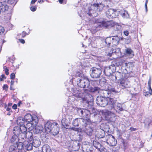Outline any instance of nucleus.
Segmentation results:
<instances>
[{"instance_id":"603ef678","label":"nucleus","mask_w":152,"mask_h":152,"mask_svg":"<svg viewBox=\"0 0 152 152\" xmlns=\"http://www.w3.org/2000/svg\"><path fill=\"white\" fill-rule=\"evenodd\" d=\"M72 129L74 131L77 132H79V129L78 128L72 127Z\"/></svg>"},{"instance_id":"58836bf2","label":"nucleus","mask_w":152,"mask_h":152,"mask_svg":"<svg viewBox=\"0 0 152 152\" xmlns=\"http://www.w3.org/2000/svg\"><path fill=\"white\" fill-rule=\"evenodd\" d=\"M43 130V127L42 126L37 127L35 128V132L37 133L41 132Z\"/></svg>"},{"instance_id":"a18cd8bd","label":"nucleus","mask_w":152,"mask_h":152,"mask_svg":"<svg viewBox=\"0 0 152 152\" xmlns=\"http://www.w3.org/2000/svg\"><path fill=\"white\" fill-rule=\"evenodd\" d=\"M75 136L77 139H76L74 140L75 141H80L81 140L82 138L80 137L79 135H77Z\"/></svg>"},{"instance_id":"20e7f679","label":"nucleus","mask_w":152,"mask_h":152,"mask_svg":"<svg viewBox=\"0 0 152 152\" xmlns=\"http://www.w3.org/2000/svg\"><path fill=\"white\" fill-rule=\"evenodd\" d=\"M113 101V98H110L107 99L102 96H98L96 98V103L99 106L102 107L106 106L109 109L113 107L112 104L114 102Z\"/></svg>"},{"instance_id":"f03ea898","label":"nucleus","mask_w":152,"mask_h":152,"mask_svg":"<svg viewBox=\"0 0 152 152\" xmlns=\"http://www.w3.org/2000/svg\"><path fill=\"white\" fill-rule=\"evenodd\" d=\"M68 109V112H72L74 110L80 116H82L85 118V119L89 121L90 120V115L94 117L97 114L96 112L91 113L87 109L78 107L74 108L73 106H71Z\"/></svg>"},{"instance_id":"f257e3e1","label":"nucleus","mask_w":152,"mask_h":152,"mask_svg":"<svg viewBox=\"0 0 152 152\" xmlns=\"http://www.w3.org/2000/svg\"><path fill=\"white\" fill-rule=\"evenodd\" d=\"M73 95L69 96L68 104L67 107L69 108L72 106V102L75 101L82 100L88 104L90 102H91L92 100L89 101L87 100L88 97L86 96V94L85 93H81L76 88H72L71 89Z\"/></svg>"},{"instance_id":"37998d69","label":"nucleus","mask_w":152,"mask_h":152,"mask_svg":"<svg viewBox=\"0 0 152 152\" xmlns=\"http://www.w3.org/2000/svg\"><path fill=\"white\" fill-rule=\"evenodd\" d=\"M129 75L128 73L127 74H122V76L123 77L124 76V77H123L122 78L123 79L127 80V79H128L129 77Z\"/></svg>"},{"instance_id":"79ce46f5","label":"nucleus","mask_w":152,"mask_h":152,"mask_svg":"<svg viewBox=\"0 0 152 152\" xmlns=\"http://www.w3.org/2000/svg\"><path fill=\"white\" fill-rule=\"evenodd\" d=\"M103 131V132H99V135H98V137L99 138H102L103 137L105 136V133Z\"/></svg>"},{"instance_id":"7c9ffc66","label":"nucleus","mask_w":152,"mask_h":152,"mask_svg":"<svg viewBox=\"0 0 152 152\" xmlns=\"http://www.w3.org/2000/svg\"><path fill=\"white\" fill-rule=\"evenodd\" d=\"M101 0H96L97 3H95L92 6V7H95L96 9H98V7H104V5L102 3V2H100Z\"/></svg>"},{"instance_id":"473e14b6","label":"nucleus","mask_w":152,"mask_h":152,"mask_svg":"<svg viewBox=\"0 0 152 152\" xmlns=\"http://www.w3.org/2000/svg\"><path fill=\"white\" fill-rule=\"evenodd\" d=\"M9 152H18V150L16 147V145H11L9 149Z\"/></svg>"},{"instance_id":"b1692460","label":"nucleus","mask_w":152,"mask_h":152,"mask_svg":"<svg viewBox=\"0 0 152 152\" xmlns=\"http://www.w3.org/2000/svg\"><path fill=\"white\" fill-rule=\"evenodd\" d=\"M27 123V122H26ZM37 124H35V122L34 121H31V122H27V123L26 124V127L27 129H28L29 130H33L35 126Z\"/></svg>"},{"instance_id":"e433bc0d","label":"nucleus","mask_w":152,"mask_h":152,"mask_svg":"<svg viewBox=\"0 0 152 152\" xmlns=\"http://www.w3.org/2000/svg\"><path fill=\"white\" fill-rule=\"evenodd\" d=\"M82 74L81 72L80 71H77L76 72L75 76L74 75H73V76H72V79H75L74 77H82Z\"/></svg>"},{"instance_id":"9b49d317","label":"nucleus","mask_w":152,"mask_h":152,"mask_svg":"<svg viewBox=\"0 0 152 152\" xmlns=\"http://www.w3.org/2000/svg\"><path fill=\"white\" fill-rule=\"evenodd\" d=\"M102 24L103 26L106 28L114 27L115 30L119 31L121 29V26L118 25L117 23H116L112 20L103 22Z\"/></svg>"},{"instance_id":"09e8293b","label":"nucleus","mask_w":152,"mask_h":152,"mask_svg":"<svg viewBox=\"0 0 152 152\" xmlns=\"http://www.w3.org/2000/svg\"><path fill=\"white\" fill-rule=\"evenodd\" d=\"M15 77V75L14 73H12L10 75V79L12 80L14 79Z\"/></svg>"},{"instance_id":"412c9836","label":"nucleus","mask_w":152,"mask_h":152,"mask_svg":"<svg viewBox=\"0 0 152 152\" xmlns=\"http://www.w3.org/2000/svg\"><path fill=\"white\" fill-rule=\"evenodd\" d=\"M32 144L34 147H37L40 145L41 142L38 137H34L33 139Z\"/></svg>"},{"instance_id":"423d86ee","label":"nucleus","mask_w":152,"mask_h":152,"mask_svg":"<svg viewBox=\"0 0 152 152\" xmlns=\"http://www.w3.org/2000/svg\"><path fill=\"white\" fill-rule=\"evenodd\" d=\"M67 108V113L64 116L62 119L61 122V124L64 127L66 128V129H69L68 127L69 126V124L72 120V114L73 113L72 112H70L71 113H69V112H68V108Z\"/></svg>"},{"instance_id":"cd10ccee","label":"nucleus","mask_w":152,"mask_h":152,"mask_svg":"<svg viewBox=\"0 0 152 152\" xmlns=\"http://www.w3.org/2000/svg\"><path fill=\"white\" fill-rule=\"evenodd\" d=\"M109 142H110V145L112 146H115L117 144L116 140H115L114 137L111 135L110 138Z\"/></svg>"},{"instance_id":"338daca9","label":"nucleus","mask_w":152,"mask_h":152,"mask_svg":"<svg viewBox=\"0 0 152 152\" xmlns=\"http://www.w3.org/2000/svg\"><path fill=\"white\" fill-rule=\"evenodd\" d=\"M89 11H90V12L88 13H89V16H91L92 13L91 12V10H89Z\"/></svg>"},{"instance_id":"774afa93","label":"nucleus","mask_w":152,"mask_h":152,"mask_svg":"<svg viewBox=\"0 0 152 152\" xmlns=\"http://www.w3.org/2000/svg\"><path fill=\"white\" fill-rule=\"evenodd\" d=\"M59 2L61 3L62 4L63 1V0H58Z\"/></svg>"},{"instance_id":"49530a36","label":"nucleus","mask_w":152,"mask_h":152,"mask_svg":"<svg viewBox=\"0 0 152 152\" xmlns=\"http://www.w3.org/2000/svg\"><path fill=\"white\" fill-rule=\"evenodd\" d=\"M4 70L5 72V73L7 75H8L9 74V70L7 69V67L6 66H4L3 67Z\"/></svg>"},{"instance_id":"ea45409f","label":"nucleus","mask_w":152,"mask_h":152,"mask_svg":"<svg viewBox=\"0 0 152 152\" xmlns=\"http://www.w3.org/2000/svg\"><path fill=\"white\" fill-rule=\"evenodd\" d=\"M151 79H150L148 80V88L149 89V94H150V95H151L152 94V89L151 88Z\"/></svg>"},{"instance_id":"6e6d98bb","label":"nucleus","mask_w":152,"mask_h":152,"mask_svg":"<svg viewBox=\"0 0 152 152\" xmlns=\"http://www.w3.org/2000/svg\"><path fill=\"white\" fill-rule=\"evenodd\" d=\"M124 34L126 36H128L129 34V32L127 31H124Z\"/></svg>"},{"instance_id":"4be33fe9","label":"nucleus","mask_w":152,"mask_h":152,"mask_svg":"<svg viewBox=\"0 0 152 152\" xmlns=\"http://www.w3.org/2000/svg\"><path fill=\"white\" fill-rule=\"evenodd\" d=\"M113 77L112 80H119L121 78H123V77L121 72H116L114 74L112 75Z\"/></svg>"},{"instance_id":"c85d7f7f","label":"nucleus","mask_w":152,"mask_h":152,"mask_svg":"<svg viewBox=\"0 0 152 152\" xmlns=\"http://www.w3.org/2000/svg\"><path fill=\"white\" fill-rule=\"evenodd\" d=\"M23 145L26 147L27 149L28 150H31L32 148V145L31 143H29L28 141H24L23 142Z\"/></svg>"},{"instance_id":"4468645a","label":"nucleus","mask_w":152,"mask_h":152,"mask_svg":"<svg viewBox=\"0 0 152 152\" xmlns=\"http://www.w3.org/2000/svg\"><path fill=\"white\" fill-rule=\"evenodd\" d=\"M115 67L112 65L106 67L104 70V72L105 75L107 76L113 75L112 74L115 72Z\"/></svg>"},{"instance_id":"8fccbe9b","label":"nucleus","mask_w":152,"mask_h":152,"mask_svg":"<svg viewBox=\"0 0 152 152\" xmlns=\"http://www.w3.org/2000/svg\"><path fill=\"white\" fill-rule=\"evenodd\" d=\"M26 33L25 31H23L22 33L20 34L22 37H25L26 35Z\"/></svg>"},{"instance_id":"2f4dec72","label":"nucleus","mask_w":152,"mask_h":152,"mask_svg":"<svg viewBox=\"0 0 152 152\" xmlns=\"http://www.w3.org/2000/svg\"><path fill=\"white\" fill-rule=\"evenodd\" d=\"M14 135L12 136L11 139V142L14 143H17V142L18 141V140L19 139V137H18V135L16 134H14Z\"/></svg>"},{"instance_id":"13d9d810","label":"nucleus","mask_w":152,"mask_h":152,"mask_svg":"<svg viewBox=\"0 0 152 152\" xmlns=\"http://www.w3.org/2000/svg\"><path fill=\"white\" fill-rule=\"evenodd\" d=\"M19 40L20 42L22 44H24L25 42L24 40L23 39H19Z\"/></svg>"},{"instance_id":"aec40b11","label":"nucleus","mask_w":152,"mask_h":152,"mask_svg":"<svg viewBox=\"0 0 152 152\" xmlns=\"http://www.w3.org/2000/svg\"><path fill=\"white\" fill-rule=\"evenodd\" d=\"M94 146L98 151L101 152L104 149V147L101 144L96 141H94L93 142Z\"/></svg>"},{"instance_id":"6ab92c4d","label":"nucleus","mask_w":152,"mask_h":152,"mask_svg":"<svg viewBox=\"0 0 152 152\" xmlns=\"http://www.w3.org/2000/svg\"><path fill=\"white\" fill-rule=\"evenodd\" d=\"M130 81L128 80L122 79L120 82V86L122 88L124 89L125 88L130 87Z\"/></svg>"},{"instance_id":"c03bdc74","label":"nucleus","mask_w":152,"mask_h":152,"mask_svg":"<svg viewBox=\"0 0 152 152\" xmlns=\"http://www.w3.org/2000/svg\"><path fill=\"white\" fill-rule=\"evenodd\" d=\"M4 32V28L1 26H0V34H3Z\"/></svg>"},{"instance_id":"72a5a7b5","label":"nucleus","mask_w":152,"mask_h":152,"mask_svg":"<svg viewBox=\"0 0 152 152\" xmlns=\"http://www.w3.org/2000/svg\"><path fill=\"white\" fill-rule=\"evenodd\" d=\"M121 15L122 17L124 18H129V17L128 12L126 10H124L122 12Z\"/></svg>"},{"instance_id":"f3484780","label":"nucleus","mask_w":152,"mask_h":152,"mask_svg":"<svg viewBox=\"0 0 152 152\" xmlns=\"http://www.w3.org/2000/svg\"><path fill=\"white\" fill-rule=\"evenodd\" d=\"M106 118L110 121H113L115 119V114L110 111H107L105 113Z\"/></svg>"},{"instance_id":"5fc2aeb1","label":"nucleus","mask_w":152,"mask_h":152,"mask_svg":"<svg viewBox=\"0 0 152 152\" xmlns=\"http://www.w3.org/2000/svg\"><path fill=\"white\" fill-rule=\"evenodd\" d=\"M3 89H6L8 88V86L7 85H4L3 86Z\"/></svg>"},{"instance_id":"f704fd0d","label":"nucleus","mask_w":152,"mask_h":152,"mask_svg":"<svg viewBox=\"0 0 152 152\" xmlns=\"http://www.w3.org/2000/svg\"><path fill=\"white\" fill-rule=\"evenodd\" d=\"M111 41H112V37H107L105 39L106 43L109 46H112V42H111Z\"/></svg>"},{"instance_id":"0e129e2a","label":"nucleus","mask_w":152,"mask_h":152,"mask_svg":"<svg viewBox=\"0 0 152 152\" xmlns=\"http://www.w3.org/2000/svg\"><path fill=\"white\" fill-rule=\"evenodd\" d=\"M14 81L11 80V86L13 85L14 84Z\"/></svg>"},{"instance_id":"bb28decb","label":"nucleus","mask_w":152,"mask_h":152,"mask_svg":"<svg viewBox=\"0 0 152 152\" xmlns=\"http://www.w3.org/2000/svg\"><path fill=\"white\" fill-rule=\"evenodd\" d=\"M114 54H116L118 56L117 57H120L121 55L120 49L119 48H117L115 50L113 49L112 50L111 53H109V54L110 56H112V55H113Z\"/></svg>"},{"instance_id":"5701e85b","label":"nucleus","mask_w":152,"mask_h":152,"mask_svg":"<svg viewBox=\"0 0 152 152\" xmlns=\"http://www.w3.org/2000/svg\"><path fill=\"white\" fill-rule=\"evenodd\" d=\"M8 6L4 2H0V11L5 12L7 11L8 9Z\"/></svg>"},{"instance_id":"de8ad7c7","label":"nucleus","mask_w":152,"mask_h":152,"mask_svg":"<svg viewBox=\"0 0 152 152\" xmlns=\"http://www.w3.org/2000/svg\"><path fill=\"white\" fill-rule=\"evenodd\" d=\"M37 8L36 7L32 6L30 7V10L31 11L34 12L36 10Z\"/></svg>"},{"instance_id":"6e6552de","label":"nucleus","mask_w":152,"mask_h":152,"mask_svg":"<svg viewBox=\"0 0 152 152\" xmlns=\"http://www.w3.org/2000/svg\"><path fill=\"white\" fill-rule=\"evenodd\" d=\"M90 123V120H88L83 118H77L74 120L72 125L75 126H78L79 125L86 126Z\"/></svg>"},{"instance_id":"a211bd4d","label":"nucleus","mask_w":152,"mask_h":152,"mask_svg":"<svg viewBox=\"0 0 152 152\" xmlns=\"http://www.w3.org/2000/svg\"><path fill=\"white\" fill-rule=\"evenodd\" d=\"M91 124V122L90 123L86 126H83V127H85V129H84V132L86 134L89 136H91L92 134L93 130L91 126H90Z\"/></svg>"},{"instance_id":"c9c22d12","label":"nucleus","mask_w":152,"mask_h":152,"mask_svg":"<svg viewBox=\"0 0 152 152\" xmlns=\"http://www.w3.org/2000/svg\"><path fill=\"white\" fill-rule=\"evenodd\" d=\"M90 83L93 86L92 87H96V86H95L97 85V84L98 83V80H91L90 81ZM90 87V88H88V89H87L88 91H89V89L91 87Z\"/></svg>"},{"instance_id":"bf43d9fd","label":"nucleus","mask_w":152,"mask_h":152,"mask_svg":"<svg viewBox=\"0 0 152 152\" xmlns=\"http://www.w3.org/2000/svg\"><path fill=\"white\" fill-rule=\"evenodd\" d=\"M91 32L92 33H95L97 31V30L96 29H94V30L93 31V29H91Z\"/></svg>"},{"instance_id":"ddd939ff","label":"nucleus","mask_w":152,"mask_h":152,"mask_svg":"<svg viewBox=\"0 0 152 152\" xmlns=\"http://www.w3.org/2000/svg\"><path fill=\"white\" fill-rule=\"evenodd\" d=\"M24 118L26 122L34 121L35 124H37L38 122V118L35 115H32L30 113H27L25 115Z\"/></svg>"},{"instance_id":"052dcab7","label":"nucleus","mask_w":152,"mask_h":152,"mask_svg":"<svg viewBox=\"0 0 152 152\" xmlns=\"http://www.w3.org/2000/svg\"><path fill=\"white\" fill-rule=\"evenodd\" d=\"M148 0H146L145 4V7L146 10H147V3L148 1Z\"/></svg>"},{"instance_id":"c756f323","label":"nucleus","mask_w":152,"mask_h":152,"mask_svg":"<svg viewBox=\"0 0 152 152\" xmlns=\"http://www.w3.org/2000/svg\"><path fill=\"white\" fill-rule=\"evenodd\" d=\"M42 152H52L50 146L47 144L44 145L42 147Z\"/></svg>"},{"instance_id":"f8f14e48","label":"nucleus","mask_w":152,"mask_h":152,"mask_svg":"<svg viewBox=\"0 0 152 152\" xmlns=\"http://www.w3.org/2000/svg\"><path fill=\"white\" fill-rule=\"evenodd\" d=\"M22 135H20V138H19L21 141L22 142L27 141H31L32 140L33 134L32 132L28 131L24 134H22Z\"/></svg>"},{"instance_id":"e2e57ef3","label":"nucleus","mask_w":152,"mask_h":152,"mask_svg":"<svg viewBox=\"0 0 152 152\" xmlns=\"http://www.w3.org/2000/svg\"><path fill=\"white\" fill-rule=\"evenodd\" d=\"M38 2L40 3H42L44 2V1L43 0H39Z\"/></svg>"},{"instance_id":"0eeeda50","label":"nucleus","mask_w":152,"mask_h":152,"mask_svg":"<svg viewBox=\"0 0 152 152\" xmlns=\"http://www.w3.org/2000/svg\"><path fill=\"white\" fill-rule=\"evenodd\" d=\"M78 86L81 88H88L90 85V82L86 77H83L79 78L77 80Z\"/></svg>"},{"instance_id":"dca6fc26","label":"nucleus","mask_w":152,"mask_h":152,"mask_svg":"<svg viewBox=\"0 0 152 152\" xmlns=\"http://www.w3.org/2000/svg\"><path fill=\"white\" fill-rule=\"evenodd\" d=\"M114 103H113V107L111 109H109V110H112L114 109V110H115L118 113H120L121 111L123 110V108L122 107V105L121 104L119 103L116 102L117 101L113 99Z\"/></svg>"},{"instance_id":"9d476101","label":"nucleus","mask_w":152,"mask_h":152,"mask_svg":"<svg viewBox=\"0 0 152 152\" xmlns=\"http://www.w3.org/2000/svg\"><path fill=\"white\" fill-rule=\"evenodd\" d=\"M102 73V70L101 67L97 68L93 67L91 69L90 71L91 76L93 78H99Z\"/></svg>"},{"instance_id":"864d4df0","label":"nucleus","mask_w":152,"mask_h":152,"mask_svg":"<svg viewBox=\"0 0 152 152\" xmlns=\"http://www.w3.org/2000/svg\"><path fill=\"white\" fill-rule=\"evenodd\" d=\"M129 130H130L131 131H136L137 129L136 128L131 127L130 128Z\"/></svg>"},{"instance_id":"7ed1b4c3","label":"nucleus","mask_w":152,"mask_h":152,"mask_svg":"<svg viewBox=\"0 0 152 152\" xmlns=\"http://www.w3.org/2000/svg\"><path fill=\"white\" fill-rule=\"evenodd\" d=\"M45 131L46 133L50 132L53 135L57 134L59 132V129L58 124L53 121H48L45 125Z\"/></svg>"},{"instance_id":"a878e982","label":"nucleus","mask_w":152,"mask_h":152,"mask_svg":"<svg viewBox=\"0 0 152 152\" xmlns=\"http://www.w3.org/2000/svg\"><path fill=\"white\" fill-rule=\"evenodd\" d=\"M17 123L18 125L21 126V125H25L24 124L26 122L24 119V118L19 117L17 119Z\"/></svg>"},{"instance_id":"393cba45","label":"nucleus","mask_w":152,"mask_h":152,"mask_svg":"<svg viewBox=\"0 0 152 152\" xmlns=\"http://www.w3.org/2000/svg\"><path fill=\"white\" fill-rule=\"evenodd\" d=\"M112 39L113 41L112 46H116L118 44L120 39L118 36H114L112 37Z\"/></svg>"},{"instance_id":"1a4fd4ad","label":"nucleus","mask_w":152,"mask_h":152,"mask_svg":"<svg viewBox=\"0 0 152 152\" xmlns=\"http://www.w3.org/2000/svg\"><path fill=\"white\" fill-rule=\"evenodd\" d=\"M27 131V128L25 125H21V126L15 127L13 130L14 134H16L18 135L19 138H20V135H22V134H24Z\"/></svg>"},{"instance_id":"4d7b16f0","label":"nucleus","mask_w":152,"mask_h":152,"mask_svg":"<svg viewBox=\"0 0 152 152\" xmlns=\"http://www.w3.org/2000/svg\"><path fill=\"white\" fill-rule=\"evenodd\" d=\"M12 108L14 109H16L17 107V106L16 104H14L12 106Z\"/></svg>"},{"instance_id":"a19ab883","label":"nucleus","mask_w":152,"mask_h":152,"mask_svg":"<svg viewBox=\"0 0 152 152\" xmlns=\"http://www.w3.org/2000/svg\"><path fill=\"white\" fill-rule=\"evenodd\" d=\"M1 1L3 2L8 3L10 4H12L14 3V0H1Z\"/></svg>"},{"instance_id":"2eb2a0df","label":"nucleus","mask_w":152,"mask_h":152,"mask_svg":"<svg viewBox=\"0 0 152 152\" xmlns=\"http://www.w3.org/2000/svg\"><path fill=\"white\" fill-rule=\"evenodd\" d=\"M106 16L109 19L116 18L117 16V13L116 10L110 9L106 12Z\"/></svg>"},{"instance_id":"39448f33","label":"nucleus","mask_w":152,"mask_h":152,"mask_svg":"<svg viewBox=\"0 0 152 152\" xmlns=\"http://www.w3.org/2000/svg\"><path fill=\"white\" fill-rule=\"evenodd\" d=\"M89 91L99 93L104 98L109 97L111 95V91L108 88H100L99 87H91L89 89Z\"/></svg>"},{"instance_id":"69168bd1","label":"nucleus","mask_w":152,"mask_h":152,"mask_svg":"<svg viewBox=\"0 0 152 152\" xmlns=\"http://www.w3.org/2000/svg\"><path fill=\"white\" fill-rule=\"evenodd\" d=\"M11 110V108H10L7 107V111H10Z\"/></svg>"},{"instance_id":"680f3d73","label":"nucleus","mask_w":152,"mask_h":152,"mask_svg":"<svg viewBox=\"0 0 152 152\" xmlns=\"http://www.w3.org/2000/svg\"><path fill=\"white\" fill-rule=\"evenodd\" d=\"M37 1V0H32L31 4H34Z\"/></svg>"},{"instance_id":"3c124183","label":"nucleus","mask_w":152,"mask_h":152,"mask_svg":"<svg viewBox=\"0 0 152 152\" xmlns=\"http://www.w3.org/2000/svg\"><path fill=\"white\" fill-rule=\"evenodd\" d=\"M6 77H5L4 75H1V78H0V80L1 81L3 80V79H5Z\"/></svg>"},{"instance_id":"4c0bfd02","label":"nucleus","mask_w":152,"mask_h":152,"mask_svg":"<svg viewBox=\"0 0 152 152\" xmlns=\"http://www.w3.org/2000/svg\"><path fill=\"white\" fill-rule=\"evenodd\" d=\"M125 50L126 54L128 55L131 56L133 53V50L130 48H127Z\"/></svg>"}]
</instances>
